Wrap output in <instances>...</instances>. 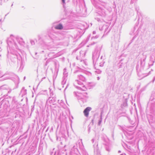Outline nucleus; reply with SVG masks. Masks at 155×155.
Returning <instances> with one entry per match:
<instances>
[{
  "label": "nucleus",
  "mask_w": 155,
  "mask_h": 155,
  "mask_svg": "<svg viewBox=\"0 0 155 155\" xmlns=\"http://www.w3.org/2000/svg\"><path fill=\"white\" fill-rule=\"evenodd\" d=\"M16 41L21 45L24 46L25 44V42L21 38L18 36H15L11 35L7 40L8 45L11 51L10 53L7 55V57L14 63L20 62L21 63L20 68H22L23 67V62L21 56L17 51L19 48Z\"/></svg>",
  "instance_id": "f257e3e1"
},
{
  "label": "nucleus",
  "mask_w": 155,
  "mask_h": 155,
  "mask_svg": "<svg viewBox=\"0 0 155 155\" xmlns=\"http://www.w3.org/2000/svg\"><path fill=\"white\" fill-rule=\"evenodd\" d=\"M82 140V139L79 140L77 142L73 145L70 151V153L71 155H72L73 154L78 155L79 153L80 154L78 149V147L83 155H88L84 148Z\"/></svg>",
  "instance_id": "f03ea898"
},
{
  "label": "nucleus",
  "mask_w": 155,
  "mask_h": 155,
  "mask_svg": "<svg viewBox=\"0 0 155 155\" xmlns=\"http://www.w3.org/2000/svg\"><path fill=\"white\" fill-rule=\"evenodd\" d=\"M146 58L147 54L145 53H143L141 56L140 59L138 61L137 64L136 66V70L138 73V74L144 69Z\"/></svg>",
  "instance_id": "7ed1b4c3"
},
{
  "label": "nucleus",
  "mask_w": 155,
  "mask_h": 155,
  "mask_svg": "<svg viewBox=\"0 0 155 155\" xmlns=\"http://www.w3.org/2000/svg\"><path fill=\"white\" fill-rule=\"evenodd\" d=\"M50 31V30H49L48 31V37L47 39H50L52 42L60 40V34L53 31L51 32Z\"/></svg>",
  "instance_id": "20e7f679"
},
{
  "label": "nucleus",
  "mask_w": 155,
  "mask_h": 155,
  "mask_svg": "<svg viewBox=\"0 0 155 155\" xmlns=\"http://www.w3.org/2000/svg\"><path fill=\"white\" fill-rule=\"evenodd\" d=\"M79 95H78L77 94L76 95L79 102L80 103H84L86 102L87 99L88 97L87 96V93H84L83 94H80Z\"/></svg>",
  "instance_id": "39448f33"
},
{
  "label": "nucleus",
  "mask_w": 155,
  "mask_h": 155,
  "mask_svg": "<svg viewBox=\"0 0 155 155\" xmlns=\"http://www.w3.org/2000/svg\"><path fill=\"white\" fill-rule=\"evenodd\" d=\"M74 86L77 89L82 91L87 89L85 86L83 85V83L78 80H76L74 83Z\"/></svg>",
  "instance_id": "423d86ee"
},
{
  "label": "nucleus",
  "mask_w": 155,
  "mask_h": 155,
  "mask_svg": "<svg viewBox=\"0 0 155 155\" xmlns=\"http://www.w3.org/2000/svg\"><path fill=\"white\" fill-rule=\"evenodd\" d=\"M101 48L102 46H101V48H96L94 52L93 53L92 59L94 63L95 61L96 62L98 60L99 56L100 51Z\"/></svg>",
  "instance_id": "0eeeda50"
},
{
  "label": "nucleus",
  "mask_w": 155,
  "mask_h": 155,
  "mask_svg": "<svg viewBox=\"0 0 155 155\" xmlns=\"http://www.w3.org/2000/svg\"><path fill=\"white\" fill-rule=\"evenodd\" d=\"M98 14L103 17H106L109 13L108 11L105 8H100L98 11Z\"/></svg>",
  "instance_id": "6e6552de"
},
{
  "label": "nucleus",
  "mask_w": 155,
  "mask_h": 155,
  "mask_svg": "<svg viewBox=\"0 0 155 155\" xmlns=\"http://www.w3.org/2000/svg\"><path fill=\"white\" fill-rule=\"evenodd\" d=\"M99 29L101 31L104 30V35H107L110 30V28H109V26L108 25H104L101 27L100 26Z\"/></svg>",
  "instance_id": "1a4fd4ad"
},
{
  "label": "nucleus",
  "mask_w": 155,
  "mask_h": 155,
  "mask_svg": "<svg viewBox=\"0 0 155 155\" xmlns=\"http://www.w3.org/2000/svg\"><path fill=\"white\" fill-rule=\"evenodd\" d=\"M86 54V52L84 51H81L80 52L79 56H77L76 57V59L79 60L81 62L83 61L84 62L83 58H84Z\"/></svg>",
  "instance_id": "9d476101"
},
{
  "label": "nucleus",
  "mask_w": 155,
  "mask_h": 155,
  "mask_svg": "<svg viewBox=\"0 0 155 155\" xmlns=\"http://www.w3.org/2000/svg\"><path fill=\"white\" fill-rule=\"evenodd\" d=\"M155 60V48L154 49L153 51L151 52V56L150 59V61H151V63L150 62L149 64L150 66H152L153 63L154 62Z\"/></svg>",
  "instance_id": "9b49d317"
},
{
  "label": "nucleus",
  "mask_w": 155,
  "mask_h": 155,
  "mask_svg": "<svg viewBox=\"0 0 155 155\" xmlns=\"http://www.w3.org/2000/svg\"><path fill=\"white\" fill-rule=\"evenodd\" d=\"M74 74H77L78 78L80 80L83 81H85L86 80L85 78L82 75L79 74L80 71H76L74 72Z\"/></svg>",
  "instance_id": "f8f14e48"
},
{
  "label": "nucleus",
  "mask_w": 155,
  "mask_h": 155,
  "mask_svg": "<svg viewBox=\"0 0 155 155\" xmlns=\"http://www.w3.org/2000/svg\"><path fill=\"white\" fill-rule=\"evenodd\" d=\"M66 150L64 148L60 149L57 151V155H67Z\"/></svg>",
  "instance_id": "ddd939ff"
},
{
  "label": "nucleus",
  "mask_w": 155,
  "mask_h": 155,
  "mask_svg": "<svg viewBox=\"0 0 155 155\" xmlns=\"http://www.w3.org/2000/svg\"><path fill=\"white\" fill-rule=\"evenodd\" d=\"M79 7L80 11L81 12H84L86 11L85 5L84 2L80 3Z\"/></svg>",
  "instance_id": "4468645a"
},
{
  "label": "nucleus",
  "mask_w": 155,
  "mask_h": 155,
  "mask_svg": "<svg viewBox=\"0 0 155 155\" xmlns=\"http://www.w3.org/2000/svg\"><path fill=\"white\" fill-rule=\"evenodd\" d=\"M91 110V108L90 107H86L84 110L83 113L84 116L88 117L89 115V112Z\"/></svg>",
  "instance_id": "2eb2a0df"
},
{
  "label": "nucleus",
  "mask_w": 155,
  "mask_h": 155,
  "mask_svg": "<svg viewBox=\"0 0 155 155\" xmlns=\"http://www.w3.org/2000/svg\"><path fill=\"white\" fill-rule=\"evenodd\" d=\"M1 106H3V108L5 109H6L8 107V101H4L0 103V108L1 107Z\"/></svg>",
  "instance_id": "dca6fc26"
},
{
  "label": "nucleus",
  "mask_w": 155,
  "mask_h": 155,
  "mask_svg": "<svg viewBox=\"0 0 155 155\" xmlns=\"http://www.w3.org/2000/svg\"><path fill=\"white\" fill-rule=\"evenodd\" d=\"M102 140L104 141L103 144L104 145H107L109 143V139L106 135L102 137Z\"/></svg>",
  "instance_id": "f3484780"
},
{
  "label": "nucleus",
  "mask_w": 155,
  "mask_h": 155,
  "mask_svg": "<svg viewBox=\"0 0 155 155\" xmlns=\"http://www.w3.org/2000/svg\"><path fill=\"white\" fill-rule=\"evenodd\" d=\"M54 28L57 30H61L64 28V27L61 23H60L55 26Z\"/></svg>",
  "instance_id": "a211bd4d"
},
{
  "label": "nucleus",
  "mask_w": 155,
  "mask_h": 155,
  "mask_svg": "<svg viewBox=\"0 0 155 155\" xmlns=\"http://www.w3.org/2000/svg\"><path fill=\"white\" fill-rule=\"evenodd\" d=\"M12 80L14 82L15 84L18 85L19 83V78L18 76L15 75Z\"/></svg>",
  "instance_id": "6ab92c4d"
},
{
  "label": "nucleus",
  "mask_w": 155,
  "mask_h": 155,
  "mask_svg": "<svg viewBox=\"0 0 155 155\" xmlns=\"http://www.w3.org/2000/svg\"><path fill=\"white\" fill-rule=\"evenodd\" d=\"M121 60L118 64V67L119 68H123L126 65V62H123Z\"/></svg>",
  "instance_id": "aec40b11"
},
{
  "label": "nucleus",
  "mask_w": 155,
  "mask_h": 155,
  "mask_svg": "<svg viewBox=\"0 0 155 155\" xmlns=\"http://www.w3.org/2000/svg\"><path fill=\"white\" fill-rule=\"evenodd\" d=\"M99 37V35H97L95 36H93L91 38V40L92 41H93L91 43V44H90V45H93L94 44L96 43L97 42H94V40L95 39H96L97 38Z\"/></svg>",
  "instance_id": "412c9836"
},
{
  "label": "nucleus",
  "mask_w": 155,
  "mask_h": 155,
  "mask_svg": "<svg viewBox=\"0 0 155 155\" xmlns=\"http://www.w3.org/2000/svg\"><path fill=\"white\" fill-rule=\"evenodd\" d=\"M127 100L124 99L123 100L122 104L121 105L122 109L127 106Z\"/></svg>",
  "instance_id": "4be33fe9"
},
{
  "label": "nucleus",
  "mask_w": 155,
  "mask_h": 155,
  "mask_svg": "<svg viewBox=\"0 0 155 155\" xmlns=\"http://www.w3.org/2000/svg\"><path fill=\"white\" fill-rule=\"evenodd\" d=\"M129 123L132 125H134L136 122L135 118H130L129 117H127Z\"/></svg>",
  "instance_id": "5701e85b"
},
{
  "label": "nucleus",
  "mask_w": 155,
  "mask_h": 155,
  "mask_svg": "<svg viewBox=\"0 0 155 155\" xmlns=\"http://www.w3.org/2000/svg\"><path fill=\"white\" fill-rule=\"evenodd\" d=\"M48 100L50 103H54L56 101V99L55 97H50L48 98Z\"/></svg>",
  "instance_id": "b1692460"
},
{
  "label": "nucleus",
  "mask_w": 155,
  "mask_h": 155,
  "mask_svg": "<svg viewBox=\"0 0 155 155\" xmlns=\"http://www.w3.org/2000/svg\"><path fill=\"white\" fill-rule=\"evenodd\" d=\"M7 74H5L4 75L1 76L0 77V80H5L7 79H9L10 77L8 76H6L7 75Z\"/></svg>",
  "instance_id": "393cba45"
},
{
  "label": "nucleus",
  "mask_w": 155,
  "mask_h": 155,
  "mask_svg": "<svg viewBox=\"0 0 155 155\" xmlns=\"http://www.w3.org/2000/svg\"><path fill=\"white\" fill-rule=\"evenodd\" d=\"M67 76V74H65L63 77V80L61 82L62 84H65L66 82V78Z\"/></svg>",
  "instance_id": "a878e982"
},
{
  "label": "nucleus",
  "mask_w": 155,
  "mask_h": 155,
  "mask_svg": "<svg viewBox=\"0 0 155 155\" xmlns=\"http://www.w3.org/2000/svg\"><path fill=\"white\" fill-rule=\"evenodd\" d=\"M96 85V83L94 82H91L89 83L88 85V86L89 87V89L91 88V87H92Z\"/></svg>",
  "instance_id": "bb28decb"
},
{
  "label": "nucleus",
  "mask_w": 155,
  "mask_h": 155,
  "mask_svg": "<svg viewBox=\"0 0 155 155\" xmlns=\"http://www.w3.org/2000/svg\"><path fill=\"white\" fill-rule=\"evenodd\" d=\"M137 33L135 34V36L133 37L132 39L130 41V42L128 44V45H127V47H129L130 45L131 44V43H132L134 40V39L137 37L138 34V30H137Z\"/></svg>",
  "instance_id": "cd10ccee"
},
{
  "label": "nucleus",
  "mask_w": 155,
  "mask_h": 155,
  "mask_svg": "<svg viewBox=\"0 0 155 155\" xmlns=\"http://www.w3.org/2000/svg\"><path fill=\"white\" fill-rule=\"evenodd\" d=\"M129 95L128 94L124 93V94L123 98L124 99L128 100L129 98Z\"/></svg>",
  "instance_id": "c85d7f7f"
},
{
  "label": "nucleus",
  "mask_w": 155,
  "mask_h": 155,
  "mask_svg": "<svg viewBox=\"0 0 155 155\" xmlns=\"http://www.w3.org/2000/svg\"><path fill=\"white\" fill-rule=\"evenodd\" d=\"M102 121V112H101V115H100V117L98 123V125L100 126V125L101 124V123Z\"/></svg>",
  "instance_id": "c756f323"
},
{
  "label": "nucleus",
  "mask_w": 155,
  "mask_h": 155,
  "mask_svg": "<svg viewBox=\"0 0 155 155\" xmlns=\"http://www.w3.org/2000/svg\"><path fill=\"white\" fill-rule=\"evenodd\" d=\"M21 93H23V94H22V95H25L26 94H27V90L26 89H25L24 88V87H23L21 91Z\"/></svg>",
  "instance_id": "7c9ffc66"
},
{
  "label": "nucleus",
  "mask_w": 155,
  "mask_h": 155,
  "mask_svg": "<svg viewBox=\"0 0 155 155\" xmlns=\"http://www.w3.org/2000/svg\"><path fill=\"white\" fill-rule=\"evenodd\" d=\"M54 149H53L52 151L50 153L51 155H57V151H54Z\"/></svg>",
  "instance_id": "2f4dec72"
},
{
  "label": "nucleus",
  "mask_w": 155,
  "mask_h": 155,
  "mask_svg": "<svg viewBox=\"0 0 155 155\" xmlns=\"http://www.w3.org/2000/svg\"><path fill=\"white\" fill-rule=\"evenodd\" d=\"M109 143H108V144L107 145H105V149L107 151L109 152L110 151V149L109 147Z\"/></svg>",
  "instance_id": "473e14b6"
},
{
  "label": "nucleus",
  "mask_w": 155,
  "mask_h": 155,
  "mask_svg": "<svg viewBox=\"0 0 155 155\" xmlns=\"http://www.w3.org/2000/svg\"><path fill=\"white\" fill-rule=\"evenodd\" d=\"M102 71L99 69H97L95 71V72L97 74H100L101 73Z\"/></svg>",
  "instance_id": "72a5a7b5"
},
{
  "label": "nucleus",
  "mask_w": 155,
  "mask_h": 155,
  "mask_svg": "<svg viewBox=\"0 0 155 155\" xmlns=\"http://www.w3.org/2000/svg\"><path fill=\"white\" fill-rule=\"evenodd\" d=\"M50 51H52L54 50L55 48L52 47H48L47 48Z\"/></svg>",
  "instance_id": "f704fd0d"
},
{
  "label": "nucleus",
  "mask_w": 155,
  "mask_h": 155,
  "mask_svg": "<svg viewBox=\"0 0 155 155\" xmlns=\"http://www.w3.org/2000/svg\"><path fill=\"white\" fill-rule=\"evenodd\" d=\"M50 96H51V97L53 96L54 93L53 91H52L51 90H50Z\"/></svg>",
  "instance_id": "c9c22d12"
},
{
  "label": "nucleus",
  "mask_w": 155,
  "mask_h": 155,
  "mask_svg": "<svg viewBox=\"0 0 155 155\" xmlns=\"http://www.w3.org/2000/svg\"><path fill=\"white\" fill-rule=\"evenodd\" d=\"M95 19L98 22H101L102 21V20L100 18H95Z\"/></svg>",
  "instance_id": "e433bc0d"
},
{
  "label": "nucleus",
  "mask_w": 155,
  "mask_h": 155,
  "mask_svg": "<svg viewBox=\"0 0 155 155\" xmlns=\"http://www.w3.org/2000/svg\"><path fill=\"white\" fill-rule=\"evenodd\" d=\"M30 43L31 45H33L35 44V41L32 40H30Z\"/></svg>",
  "instance_id": "4c0bfd02"
},
{
  "label": "nucleus",
  "mask_w": 155,
  "mask_h": 155,
  "mask_svg": "<svg viewBox=\"0 0 155 155\" xmlns=\"http://www.w3.org/2000/svg\"><path fill=\"white\" fill-rule=\"evenodd\" d=\"M94 152L95 153H96L97 154H98L99 153V151L97 148L94 149Z\"/></svg>",
  "instance_id": "58836bf2"
},
{
  "label": "nucleus",
  "mask_w": 155,
  "mask_h": 155,
  "mask_svg": "<svg viewBox=\"0 0 155 155\" xmlns=\"http://www.w3.org/2000/svg\"><path fill=\"white\" fill-rule=\"evenodd\" d=\"M120 115H121V116H125V111H124L123 112L120 113Z\"/></svg>",
  "instance_id": "ea45409f"
},
{
  "label": "nucleus",
  "mask_w": 155,
  "mask_h": 155,
  "mask_svg": "<svg viewBox=\"0 0 155 155\" xmlns=\"http://www.w3.org/2000/svg\"><path fill=\"white\" fill-rule=\"evenodd\" d=\"M4 121L3 120V119L2 118H0V125L4 123Z\"/></svg>",
  "instance_id": "a19ab883"
},
{
  "label": "nucleus",
  "mask_w": 155,
  "mask_h": 155,
  "mask_svg": "<svg viewBox=\"0 0 155 155\" xmlns=\"http://www.w3.org/2000/svg\"><path fill=\"white\" fill-rule=\"evenodd\" d=\"M138 24V23H137L136 24L135 26H134V31L137 28V25Z\"/></svg>",
  "instance_id": "79ce46f5"
},
{
  "label": "nucleus",
  "mask_w": 155,
  "mask_h": 155,
  "mask_svg": "<svg viewBox=\"0 0 155 155\" xmlns=\"http://www.w3.org/2000/svg\"><path fill=\"white\" fill-rule=\"evenodd\" d=\"M137 14L138 15V18L137 21H139V19L140 18V17H141V15L138 14V13H137Z\"/></svg>",
  "instance_id": "37998d69"
},
{
  "label": "nucleus",
  "mask_w": 155,
  "mask_h": 155,
  "mask_svg": "<svg viewBox=\"0 0 155 155\" xmlns=\"http://www.w3.org/2000/svg\"><path fill=\"white\" fill-rule=\"evenodd\" d=\"M104 62H105L104 61H103V62H101L100 63V66L101 67L103 66H104Z\"/></svg>",
  "instance_id": "c03bdc74"
},
{
  "label": "nucleus",
  "mask_w": 155,
  "mask_h": 155,
  "mask_svg": "<svg viewBox=\"0 0 155 155\" xmlns=\"http://www.w3.org/2000/svg\"><path fill=\"white\" fill-rule=\"evenodd\" d=\"M118 126L119 127V129H120V130H121L122 131H123L124 129L121 126H120V125H118Z\"/></svg>",
  "instance_id": "a18cd8bd"
},
{
  "label": "nucleus",
  "mask_w": 155,
  "mask_h": 155,
  "mask_svg": "<svg viewBox=\"0 0 155 155\" xmlns=\"http://www.w3.org/2000/svg\"><path fill=\"white\" fill-rule=\"evenodd\" d=\"M61 2H62V3L63 4V6L64 7V4H65V0H61Z\"/></svg>",
  "instance_id": "49530a36"
},
{
  "label": "nucleus",
  "mask_w": 155,
  "mask_h": 155,
  "mask_svg": "<svg viewBox=\"0 0 155 155\" xmlns=\"http://www.w3.org/2000/svg\"><path fill=\"white\" fill-rule=\"evenodd\" d=\"M32 108L31 109V111L32 112L34 111V105H32L31 106Z\"/></svg>",
  "instance_id": "de8ad7c7"
},
{
  "label": "nucleus",
  "mask_w": 155,
  "mask_h": 155,
  "mask_svg": "<svg viewBox=\"0 0 155 155\" xmlns=\"http://www.w3.org/2000/svg\"><path fill=\"white\" fill-rule=\"evenodd\" d=\"M88 127V133H89L90 132V130L91 129V127L90 126V125H89Z\"/></svg>",
  "instance_id": "09e8293b"
},
{
  "label": "nucleus",
  "mask_w": 155,
  "mask_h": 155,
  "mask_svg": "<svg viewBox=\"0 0 155 155\" xmlns=\"http://www.w3.org/2000/svg\"><path fill=\"white\" fill-rule=\"evenodd\" d=\"M60 137L59 138V137L57 136H56V140H57L60 141Z\"/></svg>",
  "instance_id": "8fccbe9b"
},
{
  "label": "nucleus",
  "mask_w": 155,
  "mask_h": 155,
  "mask_svg": "<svg viewBox=\"0 0 155 155\" xmlns=\"http://www.w3.org/2000/svg\"><path fill=\"white\" fill-rule=\"evenodd\" d=\"M104 58H105V57H103V56H101V58H100V59L101 60H102V59H103V61L104 60Z\"/></svg>",
  "instance_id": "3c124183"
},
{
  "label": "nucleus",
  "mask_w": 155,
  "mask_h": 155,
  "mask_svg": "<svg viewBox=\"0 0 155 155\" xmlns=\"http://www.w3.org/2000/svg\"><path fill=\"white\" fill-rule=\"evenodd\" d=\"M13 152V151H12V152H11L12 155ZM3 155H9V154H8V153H6L5 154H4Z\"/></svg>",
  "instance_id": "603ef678"
},
{
  "label": "nucleus",
  "mask_w": 155,
  "mask_h": 155,
  "mask_svg": "<svg viewBox=\"0 0 155 155\" xmlns=\"http://www.w3.org/2000/svg\"><path fill=\"white\" fill-rule=\"evenodd\" d=\"M155 76L153 78V80H152V82L153 83L154 81H155Z\"/></svg>",
  "instance_id": "864d4df0"
},
{
  "label": "nucleus",
  "mask_w": 155,
  "mask_h": 155,
  "mask_svg": "<svg viewBox=\"0 0 155 155\" xmlns=\"http://www.w3.org/2000/svg\"><path fill=\"white\" fill-rule=\"evenodd\" d=\"M49 61H48V60L45 63V65H47V64L48 63Z\"/></svg>",
  "instance_id": "5fc2aeb1"
},
{
  "label": "nucleus",
  "mask_w": 155,
  "mask_h": 155,
  "mask_svg": "<svg viewBox=\"0 0 155 155\" xmlns=\"http://www.w3.org/2000/svg\"><path fill=\"white\" fill-rule=\"evenodd\" d=\"M54 53L53 52H50L48 55V56H50V55L51 54H53Z\"/></svg>",
  "instance_id": "6e6d98bb"
},
{
  "label": "nucleus",
  "mask_w": 155,
  "mask_h": 155,
  "mask_svg": "<svg viewBox=\"0 0 155 155\" xmlns=\"http://www.w3.org/2000/svg\"><path fill=\"white\" fill-rule=\"evenodd\" d=\"M96 33V31H93V34H95Z\"/></svg>",
  "instance_id": "4d7b16f0"
},
{
  "label": "nucleus",
  "mask_w": 155,
  "mask_h": 155,
  "mask_svg": "<svg viewBox=\"0 0 155 155\" xmlns=\"http://www.w3.org/2000/svg\"><path fill=\"white\" fill-rule=\"evenodd\" d=\"M100 79V78L99 77H97V80H99Z\"/></svg>",
  "instance_id": "13d9d810"
},
{
  "label": "nucleus",
  "mask_w": 155,
  "mask_h": 155,
  "mask_svg": "<svg viewBox=\"0 0 155 155\" xmlns=\"http://www.w3.org/2000/svg\"><path fill=\"white\" fill-rule=\"evenodd\" d=\"M91 141L93 143L94 141V139H92L91 140Z\"/></svg>",
  "instance_id": "bf43d9fd"
},
{
  "label": "nucleus",
  "mask_w": 155,
  "mask_h": 155,
  "mask_svg": "<svg viewBox=\"0 0 155 155\" xmlns=\"http://www.w3.org/2000/svg\"><path fill=\"white\" fill-rule=\"evenodd\" d=\"M4 0V2H7L8 1V0Z\"/></svg>",
  "instance_id": "052dcab7"
},
{
  "label": "nucleus",
  "mask_w": 155,
  "mask_h": 155,
  "mask_svg": "<svg viewBox=\"0 0 155 155\" xmlns=\"http://www.w3.org/2000/svg\"><path fill=\"white\" fill-rule=\"evenodd\" d=\"M38 38H39V39L40 40V39L41 38V37H40V36L39 35H38Z\"/></svg>",
  "instance_id": "680f3d73"
},
{
  "label": "nucleus",
  "mask_w": 155,
  "mask_h": 155,
  "mask_svg": "<svg viewBox=\"0 0 155 155\" xmlns=\"http://www.w3.org/2000/svg\"><path fill=\"white\" fill-rule=\"evenodd\" d=\"M92 3L95 1V0H91Z\"/></svg>",
  "instance_id": "e2e57ef3"
},
{
  "label": "nucleus",
  "mask_w": 155,
  "mask_h": 155,
  "mask_svg": "<svg viewBox=\"0 0 155 155\" xmlns=\"http://www.w3.org/2000/svg\"><path fill=\"white\" fill-rule=\"evenodd\" d=\"M93 121H94L93 120V119L92 120L91 122L92 123V124H93Z\"/></svg>",
  "instance_id": "0e129e2a"
},
{
  "label": "nucleus",
  "mask_w": 155,
  "mask_h": 155,
  "mask_svg": "<svg viewBox=\"0 0 155 155\" xmlns=\"http://www.w3.org/2000/svg\"><path fill=\"white\" fill-rule=\"evenodd\" d=\"M12 91V90L11 89H10L9 91H8V93H9L11 92Z\"/></svg>",
  "instance_id": "69168bd1"
},
{
  "label": "nucleus",
  "mask_w": 155,
  "mask_h": 155,
  "mask_svg": "<svg viewBox=\"0 0 155 155\" xmlns=\"http://www.w3.org/2000/svg\"><path fill=\"white\" fill-rule=\"evenodd\" d=\"M121 152V151H120V150H119V151H118V153H120Z\"/></svg>",
  "instance_id": "338daca9"
},
{
  "label": "nucleus",
  "mask_w": 155,
  "mask_h": 155,
  "mask_svg": "<svg viewBox=\"0 0 155 155\" xmlns=\"http://www.w3.org/2000/svg\"><path fill=\"white\" fill-rule=\"evenodd\" d=\"M68 86V85H67V86H66V88L64 89V91H65V90L67 88V87Z\"/></svg>",
  "instance_id": "774afa93"
}]
</instances>
